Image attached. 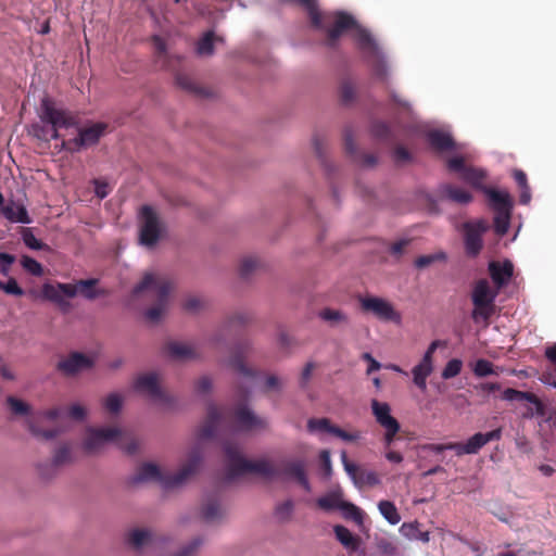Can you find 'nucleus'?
<instances>
[{
	"instance_id": "obj_1",
	"label": "nucleus",
	"mask_w": 556,
	"mask_h": 556,
	"mask_svg": "<svg viewBox=\"0 0 556 556\" xmlns=\"http://www.w3.org/2000/svg\"><path fill=\"white\" fill-rule=\"evenodd\" d=\"M39 118L40 123L31 125V134L47 142L61 139L60 149L71 153L97 144L108 130V124L101 122L78 127L76 118L68 111L55 108L49 98L41 100Z\"/></svg>"
},
{
	"instance_id": "obj_2",
	"label": "nucleus",
	"mask_w": 556,
	"mask_h": 556,
	"mask_svg": "<svg viewBox=\"0 0 556 556\" xmlns=\"http://www.w3.org/2000/svg\"><path fill=\"white\" fill-rule=\"evenodd\" d=\"M224 452L227 458V479L232 480L244 473H256L265 478H273L285 475L293 478L306 492H311V484L306 476L305 465L302 460H291L282 465V469H277L270 462L265 459L249 460L245 459L238 445L232 443L224 444Z\"/></svg>"
},
{
	"instance_id": "obj_3",
	"label": "nucleus",
	"mask_w": 556,
	"mask_h": 556,
	"mask_svg": "<svg viewBox=\"0 0 556 556\" xmlns=\"http://www.w3.org/2000/svg\"><path fill=\"white\" fill-rule=\"evenodd\" d=\"M202 462V452L194 447L188 455L186 464L175 475H164L161 469L152 464L146 463L138 468L136 475L131 478L132 483L156 481L164 488H175L186 482L200 468Z\"/></svg>"
},
{
	"instance_id": "obj_4",
	"label": "nucleus",
	"mask_w": 556,
	"mask_h": 556,
	"mask_svg": "<svg viewBox=\"0 0 556 556\" xmlns=\"http://www.w3.org/2000/svg\"><path fill=\"white\" fill-rule=\"evenodd\" d=\"M173 289V282L164 275L147 273L142 280L134 288L132 295L139 296L144 292L155 298V304L146 311V318L151 323H157L164 315L168 304V296Z\"/></svg>"
},
{
	"instance_id": "obj_5",
	"label": "nucleus",
	"mask_w": 556,
	"mask_h": 556,
	"mask_svg": "<svg viewBox=\"0 0 556 556\" xmlns=\"http://www.w3.org/2000/svg\"><path fill=\"white\" fill-rule=\"evenodd\" d=\"M115 443L119 448L131 455L138 451V440L131 434L116 427L89 429L83 442L88 454L100 452L105 444Z\"/></svg>"
},
{
	"instance_id": "obj_6",
	"label": "nucleus",
	"mask_w": 556,
	"mask_h": 556,
	"mask_svg": "<svg viewBox=\"0 0 556 556\" xmlns=\"http://www.w3.org/2000/svg\"><path fill=\"white\" fill-rule=\"evenodd\" d=\"M97 283L98 279L96 278L85 280L83 279L77 281L75 285L59 282L56 286H52L46 283L42 287V294L47 300L52 301L63 307L68 306V303L63 300V296L74 298L78 292L88 300H94L98 298L103 292L97 291L94 289Z\"/></svg>"
},
{
	"instance_id": "obj_7",
	"label": "nucleus",
	"mask_w": 556,
	"mask_h": 556,
	"mask_svg": "<svg viewBox=\"0 0 556 556\" xmlns=\"http://www.w3.org/2000/svg\"><path fill=\"white\" fill-rule=\"evenodd\" d=\"M321 14L324 28L318 29L326 33L324 43L328 48H336L342 34L357 26L354 16L346 12H321Z\"/></svg>"
},
{
	"instance_id": "obj_8",
	"label": "nucleus",
	"mask_w": 556,
	"mask_h": 556,
	"mask_svg": "<svg viewBox=\"0 0 556 556\" xmlns=\"http://www.w3.org/2000/svg\"><path fill=\"white\" fill-rule=\"evenodd\" d=\"M358 301L363 312L370 313L382 321L401 323V314L389 301L372 295L361 296Z\"/></svg>"
},
{
	"instance_id": "obj_9",
	"label": "nucleus",
	"mask_w": 556,
	"mask_h": 556,
	"mask_svg": "<svg viewBox=\"0 0 556 556\" xmlns=\"http://www.w3.org/2000/svg\"><path fill=\"white\" fill-rule=\"evenodd\" d=\"M134 388L137 392L167 407H170L174 402L172 396L161 388L159 376L155 372L138 376L135 380Z\"/></svg>"
},
{
	"instance_id": "obj_10",
	"label": "nucleus",
	"mask_w": 556,
	"mask_h": 556,
	"mask_svg": "<svg viewBox=\"0 0 556 556\" xmlns=\"http://www.w3.org/2000/svg\"><path fill=\"white\" fill-rule=\"evenodd\" d=\"M496 295L497 292L491 290L489 281L485 279H480L475 285L472 291L471 298L475 305L472 317L475 319H477L479 316L484 319L490 318L493 312V303Z\"/></svg>"
},
{
	"instance_id": "obj_11",
	"label": "nucleus",
	"mask_w": 556,
	"mask_h": 556,
	"mask_svg": "<svg viewBox=\"0 0 556 556\" xmlns=\"http://www.w3.org/2000/svg\"><path fill=\"white\" fill-rule=\"evenodd\" d=\"M140 242L146 247H154L160 239L162 225L157 213L150 205H143L140 211Z\"/></svg>"
},
{
	"instance_id": "obj_12",
	"label": "nucleus",
	"mask_w": 556,
	"mask_h": 556,
	"mask_svg": "<svg viewBox=\"0 0 556 556\" xmlns=\"http://www.w3.org/2000/svg\"><path fill=\"white\" fill-rule=\"evenodd\" d=\"M232 427L237 431L261 430L267 427L265 419L256 416L248 406L239 404L232 413Z\"/></svg>"
},
{
	"instance_id": "obj_13",
	"label": "nucleus",
	"mask_w": 556,
	"mask_h": 556,
	"mask_svg": "<svg viewBox=\"0 0 556 556\" xmlns=\"http://www.w3.org/2000/svg\"><path fill=\"white\" fill-rule=\"evenodd\" d=\"M341 462L345 472L353 480L354 484L362 489L364 486H375L380 483V479L375 471L365 470L356 464L349 460L346 452H341Z\"/></svg>"
},
{
	"instance_id": "obj_14",
	"label": "nucleus",
	"mask_w": 556,
	"mask_h": 556,
	"mask_svg": "<svg viewBox=\"0 0 556 556\" xmlns=\"http://www.w3.org/2000/svg\"><path fill=\"white\" fill-rule=\"evenodd\" d=\"M464 242L468 256L476 257L482 250V235L488 230V225L483 220L464 224Z\"/></svg>"
},
{
	"instance_id": "obj_15",
	"label": "nucleus",
	"mask_w": 556,
	"mask_h": 556,
	"mask_svg": "<svg viewBox=\"0 0 556 556\" xmlns=\"http://www.w3.org/2000/svg\"><path fill=\"white\" fill-rule=\"evenodd\" d=\"M227 414L215 404L207 406V414L203 425L198 429V438L206 440L214 437L217 429L226 422Z\"/></svg>"
},
{
	"instance_id": "obj_16",
	"label": "nucleus",
	"mask_w": 556,
	"mask_h": 556,
	"mask_svg": "<svg viewBox=\"0 0 556 556\" xmlns=\"http://www.w3.org/2000/svg\"><path fill=\"white\" fill-rule=\"evenodd\" d=\"M502 399L505 401H527L534 406V412L529 408L526 417H533L534 415L543 417L546 414L544 403L532 392H523L513 388H507L502 393Z\"/></svg>"
},
{
	"instance_id": "obj_17",
	"label": "nucleus",
	"mask_w": 556,
	"mask_h": 556,
	"mask_svg": "<svg viewBox=\"0 0 556 556\" xmlns=\"http://www.w3.org/2000/svg\"><path fill=\"white\" fill-rule=\"evenodd\" d=\"M93 365V361L78 352H74L70 354L64 359H61L56 369L62 372L64 376H74L83 370L91 368Z\"/></svg>"
},
{
	"instance_id": "obj_18",
	"label": "nucleus",
	"mask_w": 556,
	"mask_h": 556,
	"mask_svg": "<svg viewBox=\"0 0 556 556\" xmlns=\"http://www.w3.org/2000/svg\"><path fill=\"white\" fill-rule=\"evenodd\" d=\"M354 39L365 59L378 55V52L380 51L378 43L371 34L358 24L354 27Z\"/></svg>"
},
{
	"instance_id": "obj_19",
	"label": "nucleus",
	"mask_w": 556,
	"mask_h": 556,
	"mask_svg": "<svg viewBox=\"0 0 556 556\" xmlns=\"http://www.w3.org/2000/svg\"><path fill=\"white\" fill-rule=\"evenodd\" d=\"M489 273L497 289H501L506 286L513 277L514 265L508 260L504 261L503 263L492 261L489 264Z\"/></svg>"
},
{
	"instance_id": "obj_20",
	"label": "nucleus",
	"mask_w": 556,
	"mask_h": 556,
	"mask_svg": "<svg viewBox=\"0 0 556 556\" xmlns=\"http://www.w3.org/2000/svg\"><path fill=\"white\" fill-rule=\"evenodd\" d=\"M501 438V428L494 429L486 433H475L466 441L467 454H477L485 444H488L491 441H498Z\"/></svg>"
},
{
	"instance_id": "obj_21",
	"label": "nucleus",
	"mask_w": 556,
	"mask_h": 556,
	"mask_svg": "<svg viewBox=\"0 0 556 556\" xmlns=\"http://www.w3.org/2000/svg\"><path fill=\"white\" fill-rule=\"evenodd\" d=\"M161 540L148 529H134L127 535V543L136 551L152 545Z\"/></svg>"
},
{
	"instance_id": "obj_22",
	"label": "nucleus",
	"mask_w": 556,
	"mask_h": 556,
	"mask_svg": "<svg viewBox=\"0 0 556 556\" xmlns=\"http://www.w3.org/2000/svg\"><path fill=\"white\" fill-rule=\"evenodd\" d=\"M483 192L488 195L489 204L494 212H511L513 202L508 192L493 188H483Z\"/></svg>"
},
{
	"instance_id": "obj_23",
	"label": "nucleus",
	"mask_w": 556,
	"mask_h": 556,
	"mask_svg": "<svg viewBox=\"0 0 556 556\" xmlns=\"http://www.w3.org/2000/svg\"><path fill=\"white\" fill-rule=\"evenodd\" d=\"M1 214L11 223L30 224L31 219L22 203L10 201L0 210Z\"/></svg>"
},
{
	"instance_id": "obj_24",
	"label": "nucleus",
	"mask_w": 556,
	"mask_h": 556,
	"mask_svg": "<svg viewBox=\"0 0 556 556\" xmlns=\"http://www.w3.org/2000/svg\"><path fill=\"white\" fill-rule=\"evenodd\" d=\"M225 509L215 496L207 497L201 507V517L206 522H215L223 519Z\"/></svg>"
},
{
	"instance_id": "obj_25",
	"label": "nucleus",
	"mask_w": 556,
	"mask_h": 556,
	"mask_svg": "<svg viewBox=\"0 0 556 556\" xmlns=\"http://www.w3.org/2000/svg\"><path fill=\"white\" fill-rule=\"evenodd\" d=\"M166 353L174 359L186 361L198 356L193 346L187 343L172 341L165 345Z\"/></svg>"
},
{
	"instance_id": "obj_26",
	"label": "nucleus",
	"mask_w": 556,
	"mask_h": 556,
	"mask_svg": "<svg viewBox=\"0 0 556 556\" xmlns=\"http://www.w3.org/2000/svg\"><path fill=\"white\" fill-rule=\"evenodd\" d=\"M439 194L441 198H445L452 202L458 204H467L471 202L472 195L467 190L455 187L452 185H442L439 189Z\"/></svg>"
},
{
	"instance_id": "obj_27",
	"label": "nucleus",
	"mask_w": 556,
	"mask_h": 556,
	"mask_svg": "<svg viewBox=\"0 0 556 556\" xmlns=\"http://www.w3.org/2000/svg\"><path fill=\"white\" fill-rule=\"evenodd\" d=\"M371 409L377 422L381 427L399 424V421L393 416H391V407L388 403L372 400Z\"/></svg>"
},
{
	"instance_id": "obj_28",
	"label": "nucleus",
	"mask_w": 556,
	"mask_h": 556,
	"mask_svg": "<svg viewBox=\"0 0 556 556\" xmlns=\"http://www.w3.org/2000/svg\"><path fill=\"white\" fill-rule=\"evenodd\" d=\"M247 352L248 346H239L231 355L229 359V365L231 366V368H233L237 372L241 374L242 376L254 379L256 377V371L247 367V365L244 364V357Z\"/></svg>"
},
{
	"instance_id": "obj_29",
	"label": "nucleus",
	"mask_w": 556,
	"mask_h": 556,
	"mask_svg": "<svg viewBox=\"0 0 556 556\" xmlns=\"http://www.w3.org/2000/svg\"><path fill=\"white\" fill-rule=\"evenodd\" d=\"M428 142L439 152L451 151L455 147L453 138L448 134L440 130L430 131L428 134Z\"/></svg>"
},
{
	"instance_id": "obj_30",
	"label": "nucleus",
	"mask_w": 556,
	"mask_h": 556,
	"mask_svg": "<svg viewBox=\"0 0 556 556\" xmlns=\"http://www.w3.org/2000/svg\"><path fill=\"white\" fill-rule=\"evenodd\" d=\"M433 371V364L425 363L420 361L412 370L413 381L420 391L427 390V378Z\"/></svg>"
},
{
	"instance_id": "obj_31",
	"label": "nucleus",
	"mask_w": 556,
	"mask_h": 556,
	"mask_svg": "<svg viewBox=\"0 0 556 556\" xmlns=\"http://www.w3.org/2000/svg\"><path fill=\"white\" fill-rule=\"evenodd\" d=\"M370 65L374 76L382 81L387 83L389 77V68L381 50L377 56H368L365 59Z\"/></svg>"
},
{
	"instance_id": "obj_32",
	"label": "nucleus",
	"mask_w": 556,
	"mask_h": 556,
	"mask_svg": "<svg viewBox=\"0 0 556 556\" xmlns=\"http://www.w3.org/2000/svg\"><path fill=\"white\" fill-rule=\"evenodd\" d=\"M337 540L348 549L356 551L359 540L344 526H336L333 528Z\"/></svg>"
},
{
	"instance_id": "obj_33",
	"label": "nucleus",
	"mask_w": 556,
	"mask_h": 556,
	"mask_svg": "<svg viewBox=\"0 0 556 556\" xmlns=\"http://www.w3.org/2000/svg\"><path fill=\"white\" fill-rule=\"evenodd\" d=\"M400 532L403 536L409 540L421 541L424 543H428L430 540V535L428 531H421L419 529L418 522H405L401 526Z\"/></svg>"
},
{
	"instance_id": "obj_34",
	"label": "nucleus",
	"mask_w": 556,
	"mask_h": 556,
	"mask_svg": "<svg viewBox=\"0 0 556 556\" xmlns=\"http://www.w3.org/2000/svg\"><path fill=\"white\" fill-rule=\"evenodd\" d=\"M485 172L482 169L468 166L466 170H464L462 178L469 185H471L473 188L482 190L483 188H486L483 186L484 179H485Z\"/></svg>"
},
{
	"instance_id": "obj_35",
	"label": "nucleus",
	"mask_w": 556,
	"mask_h": 556,
	"mask_svg": "<svg viewBox=\"0 0 556 556\" xmlns=\"http://www.w3.org/2000/svg\"><path fill=\"white\" fill-rule=\"evenodd\" d=\"M319 317L329 323L332 326L336 325H348L350 321V318L348 314H345L343 311L340 309H333L326 307L319 312Z\"/></svg>"
},
{
	"instance_id": "obj_36",
	"label": "nucleus",
	"mask_w": 556,
	"mask_h": 556,
	"mask_svg": "<svg viewBox=\"0 0 556 556\" xmlns=\"http://www.w3.org/2000/svg\"><path fill=\"white\" fill-rule=\"evenodd\" d=\"M378 508L380 514L391 525H397L401 521V516L393 502L387 500L380 501L378 504Z\"/></svg>"
},
{
	"instance_id": "obj_37",
	"label": "nucleus",
	"mask_w": 556,
	"mask_h": 556,
	"mask_svg": "<svg viewBox=\"0 0 556 556\" xmlns=\"http://www.w3.org/2000/svg\"><path fill=\"white\" fill-rule=\"evenodd\" d=\"M222 41V38L215 37L212 30L206 31L198 41L197 52L200 55H211L214 52V41Z\"/></svg>"
},
{
	"instance_id": "obj_38",
	"label": "nucleus",
	"mask_w": 556,
	"mask_h": 556,
	"mask_svg": "<svg viewBox=\"0 0 556 556\" xmlns=\"http://www.w3.org/2000/svg\"><path fill=\"white\" fill-rule=\"evenodd\" d=\"M176 84L184 90L194 93L197 96H206L204 89L197 85V83L186 74L176 75Z\"/></svg>"
},
{
	"instance_id": "obj_39",
	"label": "nucleus",
	"mask_w": 556,
	"mask_h": 556,
	"mask_svg": "<svg viewBox=\"0 0 556 556\" xmlns=\"http://www.w3.org/2000/svg\"><path fill=\"white\" fill-rule=\"evenodd\" d=\"M371 134L375 138L392 143L394 141L390 126L384 122H374L371 125Z\"/></svg>"
},
{
	"instance_id": "obj_40",
	"label": "nucleus",
	"mask_w": 556,
	"mask_h": 556,
	"mask_svg": "<svg viewBox=\"0 0 556 556\" xmlns=\"http://www.w3.org/2000/svg\"><path fill=\"white\" fill-rule=\"evenodd\" d=\"M339 93L343 104H351L356 98L355 85L351 80L344 79L340 85Z\"/></svg>"
},
{
	"instance_id": "obj_41",
	"label": "nucleus",
	"mask_w": 556,
	"mask_h": 556,
	"mask_svg": "<svg viewBox=\"0 0 556 556\" xmlns=\"http://www.w3.org/2000/svg\"><path fill=\"white\" fill-rule=\"evenodd\" d=\"M7 403L11 413L16 416H27L30 413V406L15 396H8Z\"/></svg>"
},
{
	"instance_id": "obj_42",
	"label": "nucleus",
	"mask_w": 556,
	"mask_h": 556,
	"mask_svg": "<svg viewBox=\"0 0 556 556\" xmlns=\"http://www.w3.org/2000/svg\"><path fill=\"white\" fill-rule=\"evenodd\" d=\"M511 212H495L494 229L497 235H505L509 228Z\"/></svg>"
},
{
	"instance_id": "obj_43",
	"label": "nucleus",
	"mask_w": 556,
	"mask_h": 556,
	"mask_svg": "<svg viewBox=\"0 0 556 556\" xmlns=\"http://www.w3.org/2000/svg\"><path fill=\"white\" fill-rule=\"evenodd\" d=\"M260 266V261L256 257H244L240 263L239 273L243 279H248Z\"/></svg>"
},
{
	"instance_id": "obj_44",
	"label": "nucleus",
	"mask_w": 556,
	"mask_h": 556,
	"mask_svg": "<svg viewBox=\"0 0 556 556\" xmlns=\"http://www.w3.org/2000/svg\"><path fill=\"white\" fill-rule=\"evenodd\" d=\"M336 426L331 425L328 418H311L307 421V429L309 432L323 431L331 433V429Z\"/></svg>"
},
{
	"instance_id": "obj_45",
	"label": "nucleus",
	"mask_w": 556,
	"mask_h": 556,
	"mask_svg": "<svg viewBox=\"0 0 556 556\" xmlns=\"http://www.w3.org/2000/svg\"><path fill=\"white\" fill-rule=\"evenodd\" d=\"M28 424V429L29 431L31 432L33 435H35L36 438H40V439H43V440H51V439H54L55 437H58L60 434V430L58 429H49V430H42L40 429L35 422L34 420L29 419L27 421Z\"/></svg>"
},
{
	"instance_id": "obj_46",
	"label": "nucleus",
	"mask_w": 556,
	"mask_h": 556,
	"mask_svg": "<svg viewBox=\"0 0 556 556\" xmlns=\"http://www.w3.org/2000/svg\"><path fill=\"white\" fill-rule=\"evenodd\" d=\"M294 504L292 500H287L278 504L275 508V516L282 522L289 521L293 513Z\"/></svg>"
},
{
	"instance_id": "obj_47",
	"label": "nucleus",
	"mask_w": 556,
	"mask_h": 556,
	"mask_svg": "<svg viewBox=\"0 0 556 556\" xmlns=\"http://www.w3.org/2000/svg\"><path fill=\"white\" fill-rule=\"evenodd\" d=\"M446 255L444 252H439L434 254L429 255H421L415 260V266L419 269L426 268L430 266L431 264L439 262V261H445Z\"/></svg>"
},
{
	"instance_id": "obj_48",
	"label": "nucleus",
	"mask_w": 556,
	"mask_h": 556,
	"mask_svg": "<svg viewBox=\"0 0 556 556\" xmlns=\"http://www.w3.org/2000/svg\"><path fill=\"white\" fill-rule=\"evenodd\" d=\"M23 268L34 276H41L43 274L42 265L35 258L24 255L21 260Z\"/></svg>"
},
{
	"instance_id": "obj_49",
	"label": "nucleus",
	"mask_w": 556,
	"mask_h": 556,
	"mask_svg": "<svg viewBox=\"0 0 556 556\" xmlns=\"http://www.w3.org/2000/svg\"><path fill=\"white\" fill-rule=\"evenodd\" d=\"M122 404L123 399L118 393L109 394L103 402L104 408L111 414L119 413Z\"/></svg>"
},
{
	"instance_id": "obj_50",
	"label": "nucleus",
	"mask_w": 556,
	"mask_h": 556,
	"mask_svg": "<svg viewBox=\"0 0 556 556\" xmlns=\"http://www.w3.org/2000/svg\"><path fill=\"white\" fill-rule=\"evenodd\" d=\"M0 290L10 295H24V290L18 286L16 279L13 277H10L5 282L0 280Z\"/></svg>"
},
{
	"instance_id": "obj_51",
	"label": "nucleus",
	"mask_w": 556,
	"mask_h": 556,
	"mask_svg": "<svg viewBox=\"0 0 556 556\" xmlns=\"http://www.w3.org/2000/svg\"><path fill=\"white\" fill-rule=\"evenodd\" d=\"M72 460V453L68 445L60 446L53 455V465L61 466Z\"/></svg>"
},
{
	"instance_id": "obj_52",
	"label": "nucleus",
	"mask_w": 556,
	"mask_h": 556,
	"mask_svg": "<svg viewBox=\"0 0 556 556\" xmlns=\"http://www.w3.org/2000/svg\"><path fill=\"white\" fill-rule=\"evenodd\" d=\"M473 374L477 377H486L495 374L493 364L488 359H478L473 367Z\"/></svg>"
},
{
	"instance_id": "obj_53",
	"label": "nucleus",
	"mask_w": 556,
	"mask_h": 556,
	"mask_svg": "<svg viewBox=\"0 0 556 556\" xmlns=\"http://www.w3.org/2000/svg\"><path fill=\"white\" fill-rule=\"evenodd\" d=\"M462 366H463L462 361H459L457 358L448 361L442 371V378L451 379V378L457 376L462 370Z\"/></svg>"
},
{
	"instance_id": "obj_54",
	"label": "nucleus",
	"mask_w": 556,
	"mask_h": 556,
	"mask_svg": "<svg viewBox=\"0 0 556 556\" xmlns=\"http://www.w3.org/2000/svg\"><path fill=\"white\" fill-rule=\"evenodd\" d=\"M317 505L324 510H332L336 508H342V503L333 495H326L317 500Z\"/></svg>"
},
{
	"instance_id": "obj_55",
	"label": "nucleus",
	"mask_w": 556,
	"mask_h": 556,
	"mask_svg": "<svg viewBox=\"0 0 556 556\" xmlns=\"http://www.w3.org/2000/svg\"><path fill=\"white\" fill-rule=\"evenodd\" d=\"M202 544L203 540L201 538H194L174 556H193L197 554Z\"/></svg>"
},
{
	"instance_id": "obj_56",
	"label": "nucleus",
	"mask_w": 556,
	"mask_h": 556,
	"mask_svg": "<svg viewBox=\"0 0 556 556\" xmlns=\"http://www.w3.org/2000/svg\"><path fill=\"white\" fill-rule=\"evenodd\" d=\"M23 242L26 247L33 250H41L43 248V243L38 240L29 228H25L23 231Z\"/></svg>"
},
{
	"instance_id": "obj_57",
	"label": "nucleus",
	"mask_w": 556,
	"mask_h": 556,
	"mask_svg": "<svg viewBox=\"0 0 556 556\" xmlns=\"http://www.w3.org/2000/svg\"><path fill=\"white\" fill-rule=\"evenodd\" d=\"M331 434L340 438L343 441L346 442H355L361 439V432L354 431V432H348L339 427H334V429H331Z\"/></svg>"
},
{
	"instance_id": "obj_58",
	"label": "nucleus",
	"mask_w": 556,
	"mask_h": 556,
	"mask_svg": "<svg viewBox=\"0 0 556 556\" xmlns=\"http://www.w3.org/2000/svg\"><path fill=\"white\" fill-rule=\"evenodd\" d=\"M204 306V302L199 296H189L184 302V309L189 313H197Z\"/></svg>"
},
{
	"instance_id": "obj_59",
	"label": "nucleus",
	"mask_w": 556,
	"mask_h": 556,
	"mask_svg": "<svg viewBox=\"0 0 556 556\" xmlns=\"http://www.w3.org/2000/svg\"><path fill=\"white\" fill-rule=\"evenodd\" d=\"M389 96H390V100L395 109L404 111V112L410 111V104L408 103V101L403 99L394 90H390Z\"/></svg>"
},
{
	"instance_id": "obj_60",
	"label": "nucleus",
	"mask_w": 556,
	"mask_h": 556,
	"mask_svg": "<svg viewBox=\"0 0 556 556\" xmlns=\"http://www.w3.org/2000/svg\"><path fill=\"white\" fill-rule=\"evenodd\" d=\"M393 159L396 163L402 164L409 162L412 160V155L405 147L399 144L393 150Z\"/></svg>"
},
{
	"instance_id": "obj_61",
	"label": "nucleus",
	"mask_w": 556,
	"mask_h": 556,
	"mask_svg": "<svg viewBox=\"0 0 556 556\" xmlns=\"http://www.w3.org/2000/svg\"><path fill=\"white\" fill-rule=\"evenodd\" d=\"M321 469L324 471V476L329 478L332 473L330 453L327 450H323L319 454Z\"/></svg>"
},
{
	"instance_id": "obj_62",
	"label": "nucleus",
	"mask_w": 556,
	"mask_h": 556,
	"mask_svg": "<svg viewBox=\"0 0 556 556\" xmlns=\"http://www.w3.org/2000/svg\"><path fill=\"white\" fill-rule=\"evenodd\" d=\"M153 46L155 49L156 58L160 59H166L167 51H166V42L164 39L160 36H153L152 37Z\"/></svg>"
},
{
	"instance_id": "obj_63",
	"label": "nucleus",
	"mask_w": 556,
	"mask_h": 556,
	"mask_svg": "<svg viewBox=\"0 0 556 556\" xmlns=\"http://www.w3.org/2000/svg\"><path fill=\"white\" fill-rule=\"evenodd\" d=\"M86 414V408L79 404H73L67 412L68 417L77 421L84 420Z\"/></svg>"
},
{
	"instance_id": "obj_64",
	"label": "nucleus",
	"mask_w": 556,
	"mask_h": 556,
	"mask_svg": "<svg viewBox=\"0 0 556 556\" xmlns=\"http://www.w3.org/2000/svg\"><path fill=\"white\" fill-rule=\"evenodd\" d=\"M447 167L450 170L463 175L464 170H466L468 166L465 165V161L462 156H455L448 160Z\"/></svg>"
}]
</instances>
